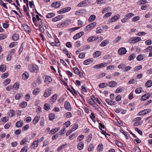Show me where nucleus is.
<instances>
[{
  "label": "nucleus",
  "mask_w": 152,
  "mask_h": 152,
  "mask_svg": "<svg viewBox=\"0 0 152 152\" xmlns=\"http://www.w3.org/2000/svg\"><path fill=\"white\" fill-rule=\"evenodd\" d=\"M142 88L141 87H139L137 88L135 90V92L136 94H139L141 93L142 92Z\"/></svg>",
  "instance_id": "nucleus-42"
},
{
  "label": "nucleus",
  "mask_w": 152,
  "mask_h": 152,
  "mask_svg": "<svg viewBox=\"0 0 152 152\" xmlns=\"http://www.w3.org/2000/svg\"><path fill=\"white\" fill-rule=\"evenodd\" d=\"M67 22V20H66L63 22L60 23H58L57 25V26L58 28H61V27H64L66 24Z\"/></svg>",
  "instance_id": "nucleus-14"
},
{
  "label": "nucleus",
  "mask_w": 152,
  "mask_h": 152,
  "mask_svg": "<svg viewBox=\"0 0 152 152\" xmlns=\"http://www.w3.org/2000/svg\"><path fill=\"white\" fill-rule=\"evenodd\" d=\"M61 6V4L59 2H55L51 4V6L53 7L57 8Z\"/></svg>",
  "instance_id": "nucleus-11"
},
{
  "label": "nucleus",
  "mask_w": 152,
  "mask_h": 152,
  "mask_svg": "<svg viewBox=\"0 0 152 152\" xmlns=\"http://www.w3.org/2000/svg\"><path fill=\"white\" fill-rule=\"evenodd\" d=\"M71 9L70 7H68L59 10L58 12L59 14H62L68 12Z\"/></svg>",
  "instance_id": "nucleus-5"
},
{
  "label": "nucleus",
  "mask_w": 152,
  "mask_h": 152,
  "mask_svg": "<svg viewBox=\"0 0 152 152\" xmlns=\"http://www.w3.org/2000/svg\"><path fill=\"white\" fill-rule=\"evenodd\" d=\"M55 115L54 114L51 113L50 114L49 116L50 120L51 121L53 120L55 118Z\"/></svg>",
  "instance_id": "nucleus-51"
},
{
  "label": "nucleus",
  "mask_w": 152,
  "mask_h": 152,
  "mask_svg": "<svg viewBox=\"0 0 152 152\" xmlns=\"http://www.w3.org/2000/svg\"><path fill=\"white\" fill-rule=\"evenodd\" d=\"M87 0L84 1L80 3L78 5V6L79 7H83L86 6L87 5Z\"/></svg>",
  "instance_id": "nucleus-18"
},
{
  "label": "nucleus",
  "mask_w": 152,
  "mask_h": 152,
  "mask_svg": "<svg viewBox=\"0 0 152 152\" xmlns=\"http://www.w3.org/2000/svg\"><path fill=\"white\" fill-rule=\"evenodd\" d=\"M141 40L140 37H134L130 38L128 40V42L131 43H134L139 41Z\"/></svg>",
  "instance_id": "nucleus-2"
},
{
  "label": "nucleus",
  "mask_w": 152,
  "mask_h": 152,
  "mask_svg": "<svg viewBox=\"0 0 152 152\" xmlns=\"http://www.w3.org/2000/svg\"><path fill=\"white\" fill-rule=\"evenodd\" d=\"M124 89V88L123 87H120L118 88L115 92L116 93H119L122 92V91Z\"/></svg>",
  "instance_id": "nucleus-36"
},
{
  "label": "nucleus",
  "mask_w": 152,
  "mask_h": 152,
  "mask_svg": "<svg viewBox=\"0 0 152 152\" xmlns=\"http://www.w3.org/2000/svg\"><path fill=\"white\" fill-rule=\"evenodd\" d=\"M145 86L147 88H150L152 86V80H149L145 83Z\"/></svg>",
  "instance_id": "nucleus-20"
},
{
  "label": "nucleus",
  "mask_w": 152,
  "mask_h": 152,
  "mask_svg": "<svg viewBox=\"0 0 152 152\" xmlns=\"http://www.w3.org/2000/svg\"><path fill=\"white\" fill-rule=\"evenodd\" d=\"M23 27L24 30L26 31L30 32L31 30L29 27L26 24H24L23 25Z\"/></svg>",
  "instance_id": "nucleus-25"
},
{
  "label": "nucleus",
  "mask_w": 152,
  "mask_h": 152,
  "mask_svg": "<svg viewBox=\"0 0 152 152\" xmlns=\"http://www.w3.org/2000/svg\"><path fill=\"white\" fill-rule=\"evenodd\" d=\"M94 147L93 144L90 145L88 148V150L90 152L92 151L94 149Z\"/></svg>",
  "instance_id": "nucleus-29"
},
{
  "label": "nucleus",
  "mask_w": 152,
  "mask_h": 152,
  "mask_svg": "<svg viewBox=\"0 0 152 152\" xmlns=\"http://www.w3.org/2000/svg\"><path fill=\"white\" fill-rule=\"evenodd\" d=\"M66 145V143L62 144L61 145L60 147L58 148L57 149L58 151H59L63 149L64 147Z\"/></svg>",
  "instance_id": "nucleus-59"
},
{
  "label": "nucleus",
  "mask_w": 152,
  "mask_h": 152,
  "mask_svg": "<svg viewBox=\"0 0 152 152\" xmlns=\"http://www.w3.org/2000/svg\"><path fill=\"white\" fill-rule=\"evenodd\" d=\"M23 121H20L17 122L16 123L15 126L17 127L18 128H20L23 126Z\"/></svg>",
  "instance_id": "nucleus-24"
},
{
  "label": "nucleus",
  "mask_w": 152,
  "mask_h": 152,
  "mask_svg": "<svg viewBox=\"0 0 152 152\" xmlns=\"http://www.w3.org/2000/svg\"><path fill=\"white\" fill-rule=\"evenodd\" d=\"M78 127V125L77 124H75L72 127V129L70 130L71 132L74 131V130L76 129Z\"/></svg>",
  "instance_id": "nucleus-37"
},
{
  "label": "nucleus",
  "mask_w": 152,
  "mask_h": 152,
  "mask_svg": "<svg viewBox=\"0 0 152 152\" xmlns=\"http://www.w3.org/2000/svg\"><path fill=\"white\" fill-rule=\"evenodd\" d=\"M22 94L21 93H18V94H17L15 96V99L17 100L19 99L22 96Z\"/></svg>",
  "instance_id": "nucleus-54"
},
{
  "label": "nucleus",
  "mask_w": 152,
  "mask_h": 152,
  "mask_svg": "<svg viewBox=\"0 0 152 152\" xmlns=\"http://www.w3.org/2000/svg\"><path fill=\"white\" fill-rule=\"evenodd\" d=\"M39 28H40L41 31L42 33H44V27H43L42 23H41V24H39Z\"/></svg>",
  "instance_id": "nucleus-46"
},
{
  "label": "nucleus",
  "mask_w": 152,
  "mask_h": 152,
  "mask_svg": "<svg viewBox=\"0 0 152 152\" xmlns=\"http://www.w3.org/2000/svg\"><path fill=\"white\" fill-rule=\"evenodd\" d=\"M59 129V128H55L51 130L49 132V134H53L58 131Z\"/></svg>",
  "instance_id": "nucleus-31"
},
{
  "label": "nucleus",
  "mask_w": 152,
  "mask_h": 152,
  "mask_svg": "<svg viewBox=\"0 0 152 152\" xmlns=\"http://www.w3.org/2000/svg\"><path fill=\"white\" fill-rule=\"evenodd\" d=\"M103 149V145L102 143L99 144L97 148V150L99 151V152L100 151H102V150Z\"/></svg>",
  "instance_id": "nucleus-34"
},
{
  "label": "nucleus",
  "mask_w": 152,
  "mask_h": 152,
  "mask_svg": "<svg viewBox=\"0 0 152 152\" xmlns=\"http://www.w3.org/2000/svg\"><path fill=\"white\" fill-rule=\"evenodd\" d=\"M8 120V118L7 117H4L3 118L1 119V121L4 122H6Z\"/></svg>",
  "instance_id": "nucleus-64"
},
{
  "label": "nucleus",
  "mask_w": 152,
  "mask_h": 152,
  "mask_svg": "<svg viewBox=\"0 0 152 152\" xmlns=\"http://www.w3.org/2000/svg\"><path fill=\"white\" fill-rule=\"evenodd\" d=\"M28 150V146L25 145L21 150L20 152H26Z\"/></svg>",
  "instance_id": "nucleus-45"
},
{
  "label": "nucleus",
  "mask_w": 152,
  "mask_h": 152,
  "mask_svg": "<svg viewBox=\"0 0 152 152\" xmlns=\"http://www.w3.org/2000/svg\"><path fill=\"white\" fill-rule=\"evenodd\" d=\"M96 39V37L95 36H92L89 37L87 41L88 42H92L95 41Z\"/></svg>",
  "instance_id": "nucleus-28"
},
{
  "label": "nucleus",
  "mask_w": 152,
  "mask_h": 152,
  "mask_svg": "<svg viewBox=\"0 0 152 152\" xmlns=\"http://www.w3.org/2000/svg\"><path fill=\"white\" fill-rule=\"evenodd\" d=\"M112 13L111 12H107L103 16V18L106 19L111 15Z\"/></svg>",
  "instance_id": "nucleus-50"
},
{
  "label": "nucleus",
  "mask_w": 152,
  "mask_h": 152,
  "mask_svg": "<svg viewBox=\"0 0 152 152\" xmlns=\"http://www.w3.org/2000/svg\"><path fill=\"white\" fill-rule=\"evenodd\" d=\"M117 83L115 81H112L110 82L107 85L111 87H113L115 86L117 84Z\"/></svg>",
  "instance_id": "nucleus-19"
},
{
  "label": "nucleus",
  "mask_w": 152,
  "mask_h": 152,
  "mask_svg": "<svg viewBox=\"0 0 152 152\" xmlns=\"http://www.w3.org/2000/svg\"><path fill=\"white\" fill-rule=\"evenodd\" d=\"M93 61V58H90L84 61L83 63L85 65H88L92 62Z\"/></svg>",
  "instance_id": "nucleus-13"
},
{
  "label": "nucleus",
  "mask_w": 152,
  "mask_h": 152,
  "mask_svg": "<svg viewBox=\"0 0 152 152\" xmlns=\"http://www.w3.org/2000/svg\"><path fill=\"white\" fill-rule=\"evenodd\" d=\"M84 34V32L83 31L80 32L75 35L73 36V38L74 40H76L83 36Z\"/></svg>",
  "instance_id": "nucleus-7"
},
{
  "label": "nucleus",
  "mask_w": 152,
  "mask_h": 152,
  "mask_svg": "<svg viewBox=\"0 0 152 152\" xmlns=\"http://www.w3.org/2000/svg\"><path fill=\"white\" fill-rule=\"evenodd\" d=\"M107 63L105 62H104L99 64L96 65L94 66V67L95 69H99L106 66H107Z\"/></svg>",
  "instance_id": "nucleus-4"
},
{
  "label": "nucleus",
  "mask_w": 152,
  "mask_h": 152,
  "mask_svg": "<svg viewBox=\"0 0 152 152\" xmlns=\"http://www.w3.org/2000/svg\"><path fill=\"white\" fill-rule=\"evenodd\" d=\"M96 18V15H92L89 17L88 19V21L89 22H91L94 20Z\"/></svg>",
  "instance_id": "nucleus-32"
},
{
  "label": "nucleus",
  "mask_w": 152,
  "mask_h": 152,
  "mask_svg": "<svg viewBox=\"0 0 152 152\" xmlns=\"http://www.w3.org/2000/svg\"><path fill=\"white\" fill-rule=\"evenodd\" d=\"M73 70L74 71L75 73L78 75L79 74H80V72L79 71V70L78 69L77 67L74 68L73 69Z\"/></svg>",
  "instance_id": "nucleus-57"
},
{
  "label": "nucleus",
  "mask_w": 152,
  "mask_h": 152,
  "mask_svg": "<svg viewBox=\"0 0 152 152\" xmlns=\"http://www.w3.org/2000/svg\"><path fill=\"white\" fill-rule=\"evenodd\" d=\"M101 55V52L99 51H97L94 53L93 55L94 57L95 58Z\"/></svg>",
  "instance_id": "nucleus-23"
},
{
  "label": "nucleus",
  "mask_w": 152,
  "mask_h": 152,
  "mask_svg": "<svg viewBox=\"0 0 152 152\" xmlns=\"http://www.w3.org/2000/svg\"><path fill=\"white\" fill-rule=\"evenodd\" d=\"M77 136L76 133H74L69 136V139L72 140L75 138Z\"/></svg>",
  "instance_id": "nucleus-43"
},
{
  "label": "nucleus",
  "mask_w": 152,
  "mask_h": 152,
  "mask_svg": "<svg viewBox=\"0 0 152 152\" xmlns=\"http://www.w3.org/2000/svg\"><path fill=\"white\" fill-rule=\"evenodd\" d=\"M28 68L30 71L32 73H37L39 69L38 67L35 64L29 65Z\"/></svg>",
  "instance_id": "nucleus-1"
},
{
  "label": "nucleus",
  "mask_w": 152,
  "mask_h": 152,
  "mask_svg": "<svg viewBox=\"0 0 152 152\" xmlns=\"http://www.w3.org/2000/svg\"><path fill=\"white\" fill-rule=\"evenodd\" d=\"M51 93V91L50 89H48L46 90L44 92L43 96L45 97H48Z\"/></svg>",
  "instance_id": "nucleus-10"
},
{
  "label": "nucleus",
  "mask_w": 152,
  "mask_h": 152,
  "mask_svg": "<svg viewBox=\"0 0 152 152\" xmlns=\"http://www.w3.org/2000/svg\"><path fill=\"white\" fill-rule=\"evenodd\" d=\"M146 96H147V98L146 99H148L150 97H152V95L151 94V93H148L145 94V95H143V97H145Z\"/></svg>",
  "instance_id": "nucleus-62"
},
{
  "label": "nucleus",
  "mask_w": 152,
  "mask_h": 152,
  "mask_svg": "<svg viewBox=\"0 0 152 152\" xmlns=\"http://www.w3.org/2000/svg\"><path fill=\"white\" fill-rule=\"evenodd\" d=\"M84 146V144L82 142H80L78 144L77 148L79 150L82 149Z\"/></svg>",
  "instance_id": "nucleus-22"
},
{
  "label": "nucleus",
  "mask_w": 152,
  "mask_h": 152,
  "mask_svg": "<svg viewBox=\"0 0 152 152\" xmlns=\"http://www.w3.org/2000/svg\"><path fill=\"white\" fill-rule=\"evenodd\" d=\"M17 44V42H13L10 44L9 47L10 48H12L14 47Z\"/></svg>",
  "instance_id": "nucleus-63"
},
{
  "label": "nucleus",
  "mask_w": 152,
  "mask_h": 152,
  "mask_svg": "<svg viewBox=\"0 0 152 152\" xmlns=\"http://www.w3.org/2000/svg\"><path fill=\"white\" fill-rule=\"evenodd\" d=\"M63 52L65 54L66 56H67V57L69 58H71V56L70 54L68 52V51L66 49H64L63 50Z\"/></svg>",
  "instance_id": "nucleus-55"
},
{
  "label": "nucleus",
  "mask_w": 152,
  "mask_h": 152,
  "mask_svg": "<svg viewBox=\"0 0 152 152\" xmlns=\"http://www.w3.org/2000/svg\"><path fill=\"white\" fill-rule=\"evenodd\" d=\"M10 114H11L10 115L11 117H13L15 114V111L13 110H10Z\"/></svg>",
  "instance_id": "nucleus-61"
},
{
  "label": "nucleus",
  "mask_w": 152,
  "mask_h": 152,
  "mask_svg": "<svg viewBox=\"0 0 152 152\" xmlns=\"http://www.w3.org/2000/svg\"><path fill=\"white\" fill-rule=\"evenodd\" d=\"M136 57V55L134 53H133L131 54L128 57V59L130 61H131L133 59Z\"/></svg>",
  "instance_id": "nucleus-38"
},
{
  "label": "nucleus",
  "mask_w": 152,
  "mask_h": 152,
  "mask_svg": "<svg viewBox=\"0 0 152 152\" xmlns=\"http://www.w3.org/2000/svg\"><path fill=\"white\" fill-rule=\"evenodd\" d=\"M50 106L47 103H45L44 105V108L45 110H48L50 109Z\"/></svg>",
  "instance_id": "nucleus-39"
},
{
  "label": "nucleus",
  "mask_w": 152,
  "mask_h": 152,
  "mask_svg": "<svg viewBox=\"0 0 152 152\" xmlns=\"http://www.w3.org/2000/svg\"><path fill=\"white\" fill-rule=\"evenodd\" d=\"M105 0H97L96 1V3L98 4H102L105 2Z\"/></svg>",
  "instance_id": "nucleus-56"
},
{
  "label": "nucleus",
  "mask_w": 152,
  "mask_h": 152,
  "mask_svg": "<svg viewBox=\"0 0 152 152\" xmlns=\"http://www.w3.org/2000/svg\"><path fill=\"white\" fill-rule=\"evenodd\" d=\"M64 107L66 110H71L70 104L68 101L65 102L64 104Z\"/></svg>",
  "instance_id": "nucleus-8"
},
{
  "label": "nucleus",
  "mask_w": 152,
  "mask_h": 152,
  "mask_svg": "<svg viewBox=\"0 0 152 152\" xmlns=\"http://www.w3.org/2000/svg\"><path fill=\"white\" fill-rule=\"evenodd\" d=\"M52 81V79L49 76H46L45 82L47 84H49Z\"/></svg>",
  "instance_id": "nucleus-16"
},
{
  "label": "nucleus",
  "mask_w": 152,
  "mask_h": 152,
  "mask_svg": "<svg viewBox=\"0 0 152 152\" xmlns=\"http://www.w3.org/2000/svg\"><path fill=\"white\" fill-rule=\"evenodd\" d=\"M28 138L27 137L24 138V139L22 140L20 142V145H22L24 144H26V143L27 142Z\"/></svg>",
  "instance_id": "nucleus-33"
},
{
  "label": "nucleus",
  "mask_w": 152,
  "mask_h": 152,
  "mask_svg": "<svg viewBox=\"0 0 152 152\" xmlns=\"http://www.w3.org/2000/svg\"><path fill=\"white\" fill-rule=\"evenodd\" d=\"M82 88V91L83 93H86L87 92V91L86 88V87L84 86H81Z\"/></svg>",
  "instance_id": "nucleus-60"
},
{
  "label": "nucleus",
  "mask_w": 152,
  "mask_h": 152,
  "mask_svg": "<svg viewBox=\"0 0 152 152\" xmlns=\"http://www.w3.org/2000/svg\"><path fill=\"white\" fill-rule=\"evenodd\" d=\"M103 31V30L100 27H98L96 28V32L97 34L101 33Z\"/></svg>",
  "instance_id": "nucleus-48"
},
{
  "label": "nucleus",
  "mask_w": 152,
  "mask_h": 152,
  "mask_svg": "<svg viewBox=\"0 0 152 152\" xmlns=\"http://www.w3.org/2000/svg\"><path fill=\"white\" fill-rule=\"evenodd\" d=\"M6 69V67L5 65H1L0 66V71L1 72H4Z\"/></svg>",
  "instance_id": "nucleus-41"
},
{
  "label": "nucleus",
  "mask_w": 152,
  "mask_h": 152,
  "mask_svg": "<svg viewBox=\"0 0 152 152\" xmlns=\"http://www.w3.org/2000/svg\"><path fill=\"white\" fill-rule=\"evenodd\" d=\"M20 84L18 83H15L12 86L13 88H14L15 90H17L19 88Z\"/></svg>",
  "instance_id": "nucleus-40"
},
{
  "label": "nucleus",
  "mask_w": 152,
  "mask_h": 152,
  "mask_svg": "<svg viewBox=\"0 0 152 152\" xmlns=\"http://www.w3.org/2000/svg\"><path fill=\"white\" fill-rule=\"evenodd\" d=\"M57 95L56 94L53 95L51 98L50 100L51 101H56L57 99Z\"/></svg>",
  "instance_id": "nucleus-52"
},
{
  "label": "nucleus",
  "mask_w": 152,
  "mask_h": 152,
  "mask_svg": "<svg viewBox=\"0 0 152 152\" xmlns=\"http://www.w3.org/2000/svg\"><path fill=\"white\" fill-rule=\"evenodd\" d=\"M109 43V40L106 39L103 40L100 44V45L101 47H104L107 45Z\"/></svg>",
  "instance_id": "nucleus-17"
},
{
  "label": "nucleus",
  "mask_w": 152,
  "mask_h": 152,
  "mask_svg": "<svg viewBox=\"0 0 152 152\" xmlns=\"http://www.w3.org/2000/svg\"><path fill=\"white\" fill-rule=\"evenodd\" d=\"M96 22H94L90 23L88 25L90 27H91V28L92 29L95 27V26L96 25Z\"/></svg>",
  "instance_id": "nucleus-49"
},
{
  "label": "nucleus",
  "mask_w": 152,
  "mask_h": 152,
  "mask_svg": "<svg viewBox=\"0 0 152 152\" xmlns=\"http://www.w3.org/2000/svg\"><path fill=\"white\" fill-rule=\"evenodd\" d=\"M110 9V7H105L103 9V10L102 11V13L104 14L106 12H107Z\"/></svg>",
  "instance_id": "nucleus-47"
},
{
  "label": "nucleus",
  "mask_w": 152,
  "mask_h": 152,
  "mask_svg": "<svg viewBox=\"0 0 152 152\" xmlns=\"http://www.w3.org/2000/svg\"><path fill=\"white\" fill-rule=\"evenodd\" d=\"M63 18V15H60L57 16L54 18L52 19V21L53 22L57 21L60 20L61 19Z\"/></svg>",
  "instance_id": "nucleus-9"
},
{
  "label": "nucleus",
  "mask_w": 152,
  "mask_h": 152,
  "mask_svg": "<svg viewBox=\"0 0 152 152\" xmlns=\"http://www.w3.org/2000/svg\"><path fill=\"white\" fill-rule=\"evenodd\" d=\"M19 35L17 34H14L12 36V39L14 41H16L19 38Z\"/></svg>",
  "instance_id": "nucleus-21"
},
{
  "label": "nucleus",
  "mask_w": 152,
  "mask_h": 152,
  "mask_svg": "<svg viewBox=\"0 0 152 152\" xmlns=\"http://www.w3.org/2000/svg\"><path fill=\"white\" fill-rule=\"evenodd\" d=\"M91 99L94 103H96L98 102L99 104H101V103L99 99L98 98L96 99L94 95H92L91 96Z\"/></svg>",
  "instance_id": "nucleus-15"
},
{
  "label": "nucleus",
  "mask_w": 152,
  "mask_h": 152,
  "mask_svg": "<svg viewBox=\"0 0 152 152\" xmlns=\"http://www.w3.org/2000/svg\"><path fill=\"white\" fill-rule=\"evenodd\" d=\"M134 15V14L132 13H130L127 14L125 16V18L128 19L132 17Z\"/></svg>",
  "instance_id": "nucleus-44"
},
{
  "label": "nucleus",
  "mask_w": 152,
  "mask_h": 152,
  "mask_svg": "<svg viewBox=\"0 0 152 152\" xmlns=\"http://www.w3.org/2000/svg\"><path fill=\"white\" fill-rule=\"evenodd\" d=\"M29 74L28 72H26L22 75V78L24 80L27 79L28 77Z\"/></svg>",
  "instance_id": "nucleus-26"
},
{
  "label": "nucleus",
  "mask_w": 152,
  "mask_h": 152,
  "mask_svg": "<svg viewBox=\"0 0 152 152\" xmlns=\"http://www.w3.org/2000/svg\"><path fill=\"white\" fill-rule=\"evenodd\" d=\"M58 42L56 41L55 42H53L51 43V45L53 46H56L57 47H58L60 45V43L59 42L58 39H57Z\"/></svg>",
  "instance_id": "nucleus-27"
},
{
  "label": "nucleus",
  "mask_w": 152,
  "mask_h": 152,
  "mask_svg": "<svg viewBox=\"0 0 152 152\" xmlns=\"http://www.w3.org/2000/svg\"><path fill=\"white\" fill-rule=\"evenodd\" d=\"M105 100L106 102L110 105L113 106L116 104L115 102L113 101L112 100H110L109 99H107Z\"/></svg>",
  "instance_id": "nucleus-12"
},
{
  "label": "nucleus",
  "mask_w": 152,
  "mask_h": 152,
  "mask_svg": "<svg viewBox=\"0 0 152 152\" xmlns=\"http://www.w3.org/2000/svg\"><path fill=\"white\" fill-rule=\"evenodd\" d=\"M40 119V117L38 116H36L34 118L33 121V123L35 124H37L39 121Z\"/></svg>",
  "instance_id": "nucleus-30"
},
{
  "label": "nucleus",
  "mask_w": 152,
  "mask_h": 152,
  "mask_svg": "<svg viewBox=\"0 0 152 152\" xmlns=\"http://www.w3.org/2000/svg\"><path fill=\"white\" fill-rule=\"evenodd\" d=\"M151 111V110L149 109L143 110V115H145Z\"/></svg>",
  "instance_id": "nucleus-53"
},
{
  "label": "nucleus",
  "mask_w": 152,
  "mask_h": 152,
  "mask_svg": "<svg viewBox=\"0 0 152 152\" xmlns=\"http://www.w3.org/2000/svg\"><path fill=\"white\" fill-rule=\"evenodd\" d=\"M120 18L119 15H115L112 17L111 19L108 20L109 23H112L113 22L116 21Z\"/></svg>",
  "instance_id": "nucleus-3"
},
{
  "label": "nucleus",
  "mask_w": 152,
  "mask_h": 152,
  "mask_svg": "<svg viewBox=\"0 0 152 152\" xmlns=\"http://www.w3.org/2000/svg\"><path fill=\"white\" fill-rule=\"evenodd\" d=\"M127 52L126 49L124 48H121L119 49L118 51V54L120 55L125 54Z\"/></svg>",
  "instance_id": "nucleus-6"
},
{
  "label": "nucleus",
  "mask_w": 152,
  "mask_h": 152,
  "mask_svg": "<svg viewBox=\"0 0 152 152\" xmlns=\"http://www.w3.org/2000/svg\"><path fill=\"white\" fill-rule=\"evenodd\" d=\"M92 138V135L91 134H89L87 138L86 141L89 143L91 141Z\"/></svg>",
  "instance_id": "nucleus-58"
},
{
  "label": "nucleus",
  "mask_w": 152,
  "mask_h": 152,
  "mask_svg": "<svg viewBox=\"0 0 152 152\" xmlns=\"http://www.w3.org/2000/svg\"><path fill=\"white\" fill-rule=\"evenodd\" d=\"M55 15V14L53 13H50L46 15V18H51L54 16Z\"/></svg>",
  "instance_id": "nucleus-35"
}]
</instances>
